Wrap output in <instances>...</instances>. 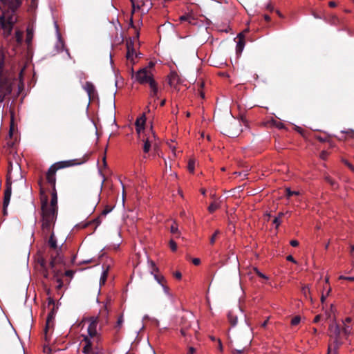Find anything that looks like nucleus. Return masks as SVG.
<instances>
[{"instance_id":"a878e982","label":"nucleus","mask_w":354,"mask_h":354,"mask_svg":"<svg viewBox=\"0 0 354 354\" xmlns=\"http://www.w3.org/2000/svg\"><path fill=\"white\" fill-rule=\"evenodd\" d=\"M188 170L193 173L195 169V160H189L188 162Z\"/></svg>"},{"instance_id":"aec40b11","label":"nucleus","mask_w":354,"mask_h":354,"mask_svg":"<svg viewBox=\"0 0 354 354\" xmlns=\"http://www.w3.org/2000/svg\"><path fill=\"white\" fill-rule=\"evenodd\" d=\"M153 277L155 280L162 286H164L165 284H166V279L164 276L158 274H153Z\"/></svg>"},{"instance_id":"72a5a7b5","label":"nucleus","mask_w":354,"mask_h":354,"mask_svg":"<svg viewBox=\"0 0 354 354\" xmlns=\"http://www.w3.org/2000/svg\"><path fill=\"white\" fill-rule=\"evenodd\" d=\"M301 292L306 297H308V294L310 293V288L308 286H304L301 288Z\"/></svg>"},{"instance_id":"9b49d317","label":"nucleus","mask_w":354,"mask_h":354,"mask_svg":"<svg viewBox=\"0 0 354 354\" xmlns=\"http://www.w3.org/2000/svg\"><path fill=\"white\" fill-rule=\"evenodd\" d=\"M127 59L131 62H133L134 59L136 57V53L133 48V44L132 43H127Z\"/></svg>"},{"instance_id":"6e6552de","label":"nucleus","mask_w":354,"mask_h":354,"mask_svg":"<svg viewBox=\"0 0 354 354\" xmlns=\"http://www.w3.org/2000/svg\"><path fill=\"white\" fill-rule=\"evenodd\" d=\"M144 142L143 151L145 153H148L150 150L151 144L155 140V134L152 131L151 129L149 130L148 135L146 138H141Z\"/></svg>"},{"instance_id":"4c0bfd02","label":"nucleus","mask_w":354,"mask_h":354,"mask_svg":"<svg viewBox=\"0 0 354 354\" xmlns=\"http://www.w3.org/2000/svg\"><path fill=\"white\" fill-rule=\"evenodd\" d=\"M281 218H279V217H276L273 220V224L275 225L276 228H278L279 226L281 225Z\"/></svg>"},{"instance_id":"774afa93","label":"nucleus","mask_w":354,"mask_h":354,"mask_svg":"<svg viewBox=\"0 0 354 354\" xmlns=\"http://www.w3.org/2000/svg\"><path fill=\"white\" fill-rule=\"evenodd\" d=\"M325 299H326V297L324 295H322V297H321L322 302H324Z\"/></svg>"},{"instance_id":"b1692460","label":"nucleus","mask_w":354,"mask_h":354,"mask_svg":"<svg viewBox=\"0 0 354 354\" xmlns=\"http://www.w3.org/2000/svg\"><path fill=\"white\" fill-rule=\"evenodd\" d=\"M219 207V205L216 202L212 203L208 207V211L210 213H213L214 211H216Z\"/></svg>"},{"instance_id":"e2e57ef3","label":"nucleus","mask_w":354,"mask_h":354,"mask_svg":"<svg viewBox=\"0 0 354 354\" xmlns=\"http://www.w3.org/2000/svg\"><path fill=\"white\" fill-rule=\"evenodd\" d=\"M233 352H234V353L241 354V353H242L243 351L236 349Z\"/></svg>"},{"instance_id":"49530a36","label":"nucleus","mask_w":354,"mask_h":354,"mask_svg":"<svg viewBox=\"0 0 354 354\" xmlns=\"http://www.w3.org/2000/svg\"><path fill=\"white\" fill-rule=\"evenodd\" d=\"M290 244L292 247H297V246L299 245V242L297 240H291L290 242Z\"/></svg>"},{"instance_id":"ddd939ff","label":"nucleus","mask_w":354,"mask_h":354,"mask_svg":"<svg viewBox=\"0 0 354 354\" xmlns=\"http://www.w3.org/2000/svg\"><path fill=\"white\" fill-rule=\"evenodd\" d=\"M150 87L149 96L154 100L158 99V86L156 82H153L152 84L149 85Z\"/></svg>"},{"instance_id":"338daca9","label":"nucleus","mask_w":354,"mask_h":354,"mask_svg":"<svg viewBox=\"0 0 354 354\" xmlns=\"http://www.w3.org/2000/svg\"><path fill=\"white\" fill-rule=\"evenodd\" d=\"M346 277L343 276V275H341V276H339V279H344V280H346Z\"/></svg>"},{"instance_id":"864d4df0","label":"nucleus","mask_w":354,"mask_h":354,"mask_svg":"<svg viewBox=\"0 0 354 354\" xmlns=\"http://www.w3.org/2000/svg\"><path fill=\"white\" fill-rule=\"evenodd\" d=\"M218 349L221 351H223V346H222L221 341L219 339H218Z\"/></svg>"},{"instance_id":"c756f323","label":"nucleus","mask_w":354,"mask_h":354,"mask_svg":"<svg viewBox=\"0 0 354 354\" xmlns=\"http://www.w3.org/2000/svg\"><path fill=\"white\" fill-rule=\"evenodd\" d=\"M107 275H108L107 270H105L102 272L101 278H100V284H102V283L104 284L105 283L106 278H107Z\"/></svg>"},{"instance_id":"13d9d810","label":"nucleus","mask_w":354,"mask_h":354,"mask_svg":"<svg viewBox=\"0 0 354 354\" xmlns=\"http://www.w3.org/2000/svg\"><path fill=\"white\" fill-rule=\"evenodd\" d=\"M346 280L354 281V277H346Z\"/></svg>"},{"instance_id":"8fccbe9b","label":"nucleus","mask_w":354,"mask_h":354,"mask_svg":"<svg viewBox=\"0 0 354 354\" xmlns=\"http://www.w3.org/2000/svg\"><path fill=\"white\" fill-rule=\"evenodd\" d=\"M286 214H288L290 216V212H286V213H284V212H279L277 217H279V218H281Z\"/></svg>"},{"instance_id":"7ed1b4c3","label":"nucleus","mask_w":354,"mask_h":354,"mask_svg":"<svg viewBox=\"0 0 354 354\" xmlns=\"http://www.w3.org/2000/svg\"><path fill=\"white\" fill-rule=\"evenodd\" d=\"M13 81L14 80L4 70L3 60H0V104L6 96L12 93Z\"/></svg>"},{"instance_id":"09e8293b","label":"nucleus","mask_w":354,"mask_h":354,"mask_svg":"<svg viewBox=\"0 0 354 354\" xmlns=\"http://www.w3.org/2000/svg\"><path fill=\"white\" fill-rule=\"evenodd\" d=\"M65 275L68 277H73V272L72 270H66L65 272Z\"/></svg>"},{"instance_id":"ea45409f","label":"nucleus","mask_w":354,"mask_h":354,"mask_svg":"<svg viewBox=\"0 0 354 354\" xmlns=\"http://www.w3.org/2000/svg\"><path fill=\"white\" fill-rule=\"evenodd\" d=\"M21 5V0H15V2L12 3L11 8L12 10H14L17 6Z\"/></svg>"},{"instance_id":"37998d69","label":"nucleus","mask_w":354,"mask_h":354,"mask_svg":"<svg viewBox=\"0 0 354 354\" xmlns=\"http://www.w3.org/2000/svg\"><path fill=\"white\" fill-rule=\"evenodd\" d=\"M174 276L175 278H176L178 280L181 279V278H182V274L179 271L174 272Z\"/></svg>"},{"instance_id":"7c9ffc66","label":"nucleus","mask_w":354,"mask_h":354,"mask_svg":"<svg viewBox=\"0 0 354 354\" xmlns=\"http://www.w3.org/2000/svg\"><path fill=\"white\" fill-rule=\"evenodd\" d=\"M343 333H344L345 335H350L352 333V329L348 326H344L343 328Z\"/></svg>"},{"instance_id":"a211bd4d","label":"nucleus","mask_w":354,"mask_h":354,"mask_svg":"<svg viewBox=\"0 0 354 354\" xmlns=\"http://www.w3.org/2000/svg\"><path fill=\"white\" fill-rule=\"evenodd\" d=\"M24 32L20 30L15 31L14 39L17 43V45H21L23 42Z\"/></svg>"},{"instance_id":"de8ad7c7","label":"nucleus","mask_w":354,"mask_h":354,"mask_svg":"<svg viewBox=\"0 0 354 354\" xmlns=\"http://www.w3.org/2000/svg\"><path fill=\"white\" fill-rule=\"evenodd\" d=\"M176 77V73H173L171 75V77L169 78V84L171 85L173 84V82L174 81Z\"/></svg>"},{"instance_id":"6ab92c4d","label":"nucleus","mask_w":354,"mask_h":354,"mask_svg":"<svg viewBox=\"0 0 354 354\" xmlns=\"http://www.w3.org/2000/svg\"><path fill=\"white\" fill-rule=\"evenodd\" d=\"M227 319L232 326H234L237 324V317L232 312H229L227 314Z\"/></svg>"},{"instance_id":"4be33fe9","label":"nucleus","mask_w":354,"mask_h":354,"mask_svg":"<svg viewBox=\"0 0 354 354\" xmlns=\"http://www.w3.org/2000/svg\"><path fill=\"white\" fill-rule=\"evenodd\" d=\"M102 216H101V215H100V216H98L97 218H96L93 219L91 222H87L86 223H85V224L83 225V227H87L88 225H89L92 223H93V224H95V228H96L97 226H99V225H100V223H101V222H102V220H101V217H102Z\"/></svg>"},{"instance_id":"20e7f679","label":"nucleus","mask_w":354,"mask_h":354,"mask_svg":"<svg viewBox=\"0 0 354 354\" xmlns=\"http://www.w3.org/2000/svg\"><path fill=\"white\" fill-rule=\"evenodd\" d=\"M153 67L154 64L151 62L147 66L140 68L136 73H133V70L132 69V78H134L136 82L142 85L152 84L153 82H156L154 80Z\"/></svg>"},{"instance_id":"1a4fd4ad","label":"nucleus","mask_w":354,"mask_h":354,"mask_svg":"<svg viewBox=\"0 0 354 354\" xmlns=\"http://www.w3.org/2000/svg\"><path fill=\"white\" fill-rule=\"evenodd\" d=\"M146 122V117L145 114L136 119L135 122L136 132L138 135L139 138H141L142 133L145 130V125Z\"/></svg>"},{"instance_id":"dca6fc26","label":"nucleus","mask_w":354,"mask_h":354,"mask_svg":"<svg viewBox=\"0 0 354 354\" xmlns=\"http://www.w3.org/2000/svg\"><path fill=\"white\" fill-rule=\"evenodd\" d=\"M33 35H34V32H33L32 28L30 26H28V28L26 29V43L27 44V45L28 46H30L32 44Z\"/></svg>"},{"instance_id":"a18cd8bd","label":"nucleus","mask_w":354,"mask_h":354,"mask_svg":"<svg viewBox=\"0 0 354 354\" xmlns=\"http://www.w3.org/2000/svg\"><path fill=\"white\" fill-rule=\"evenodd\" d=\"M192 263L195 266H198L201 263V260L198 258H194V259H192Z\"/></svg>"},{"instance_id":"412c9836","label":"nucleus","mask_w":354,"mask_h":354,"mask_svg":"<svg viewBox=\"0 0 354 354\" xmlns=\"http://www.w3.org/2000/svg\"><path fill=\"white\" fill-rule=\"evenodd\" d=\"M148 263H149V268H150V272L152 275H153V274H158V272H159V269L156 266V263L151 261V260H149L148 261Z\"/></svg>"},{"instance_id":"2f4dec72","label":"nucleus","mask_w":354,"mask_h":354,"mask_svg":"<svg viewBox=\"0 0 354 354\" xmlns=\"http://www.w3.org/2000/svg\"><path fill=\"white\" fill-rule=\"evenodd\" d=\"M326 180L333 187H337V183L335 180H333L330 177L327 176L326 177Z\"/></svg>"},{"instance_id":"2eb2a0df","label":"nucleus","mask_w":354,"mask_h":354,"mask_svg":"<svg viewBox=\"0 0 354 354\" xmlns=\"http://www.w3.org/2000/svg\"><path fill=\"white\" fill-rule=\"evenodd\" d=\"M11 193H12V189L11 187L9 186L6 188V189L4 192V196H3V208L6 209L10 203V197H11Z\"/></svg>"},{"instance_id":"4d7b16f0","label":"nucleus","mask_w":354,"mask_h":354,"mask_svg":"<svg viewBox=\"0 0 354 354\" xmlns=\"http://www.w3.org/2000/svg\"><path fill=\"white\" fill-rule=\"evenodd\" d=\"M329 6L331 7V8L335 7L336 6V3L334 2V1H330L329 2Z\"/></svg>"},{"instance_id":"0e129e2a","label":"nucleus","mask_w":354,"mask_h":354,"mask_svg":"<svg viewBox=\"0 0 354 354\" xmlns=\"http://www.w3.org/2000/svg\"><path fill=\"white\" fill-rule=\"evenodd\" d=\"M103 165H104V167L106 166V157L105 156L103 157Z\"/></svg>"},{"instance_id":"5701e85b","label":"nucleus","mask_w":354,"mask_h":354,"mask_svg":"<svg viewBox=\"0 0 354 354\" xmlns=\"http://www.w3.org/2000/svg\"><path fill=\"white\" fill-rule=\"evenodd\" d=\"M301 194L299 191H292L290 188L286 189V196L288 198H290L292 196H299Z\"/></svg>"},{"instance_id":"3c124183","label":"nucleus","mask_w":354,"mask_h":354,"mask_svg":"<svg viewBox=\"0 0 354 354\" xmlns=\"http://www.w3.org/2000/svg\"><path fill=\"white\" fill-rule=\"evenodd\" d=\"M286 259L287 261H291V262H293V263H296V261L295 260V259L293 258V257L292 255H288L287 257H286Z\"/></svg>"},{"instance_id":"c9c22d12","label":"nucleus","mask_w":354,"mask_h":354,"mask_svg":"<svg viewBox=\"0 0 354 354\" xmlns=\"http://www.w3.org/2000/svg\"><path fill=\"white\" fill-rule=\"evenodd\" d=\"M169 246H170L171 250L173 252H175L177 250V244L173 240H170V241H169Z\"/></svg>"},{"instance_id":"a19ab883","label":"nucleus","mask_w":354,"mask_h":354,"mask_svg":"<svg viewBox=\"0 0 354 354\" xmlns=\"http://www.w3.org/2000/svg\"><path fill=\"white\" fill-rule=\"evenodd\" d=\"M129 26L135 28V30H136V37L138 38L139 37V32H138V30L136 29V28L133 25V21L132 16L131 17V19H130Z\"/></svg>"},{"instance_id":"f704fd0d","label":"nucleus","mask_w":354,"mask_h":354,"mask_svg":"<svg viewBox=\"0 0 354 354\" xmlns=\"http://www.w3.org/2000/svg\"><path fill=\"white\" fill-rule=\"evenodd\" d=\"M98 172H99V174L102 176V183H101V185H100V190H102L103 186H104V183L106 180V178H105V176H104V174L102 173V169H98Z\"/></svg>"},{"instance_id":"58836bf2","label":"nucleus","mask_w":354,"mask_h":354,"mask_svg":"<svg viewBox=\"0 0 354 354\" xmlns=\"http://www.w3.org/2000/svg\"><path fill=\"white\" fill-rule=\"evenodd\" d=\"M254 270L257 273V274L261 277V278H263V279H268V277L266 276L264 274H263L262 272H261L257 268H254Z\"/></svg>"},{"instance_id":"9d476101","label":"nucleus","mask_w":354,"mask_h":354,"mask_svg":"<svg viewBox=\"0 0 354 354\" xmlns=\"http://www.w3.org/2000/svg\"><path fill=\"white\" fill-rule=\"evenodd\" d=\"M54 326V315L53 313H50L48 315L46 322V326L44 328V333H45V338L47 340L48 333H50L51 330H53Z\"/></svg>"},{"instance_id":"f8f14e48","label":"nucleus","mask_w":354,"mask_h":354,"mask_svg":"<svg viewBox=\"0 0 354 354\" xmlns=\"http://www.w3.org/2000/svg\"><path fill=\"white\" fill-rule=\"evenodd\" d=\"M179 20L183 21H187L190 24L195 25L196 24V19L194 17V14L190 12L185 15H183L179 17Z\"/></svg>"},{"instance_id":"0eeeda50","label":"nucleus","mask_w":354,"mask_h":354,"mask_svg":"<svg viewBox=\"0 0 354 354\" xmlns=\"http://www.w3.org/2000/svg\"><path fill=\"white\" fill-rule=\"evenodd\" d=\"M248 32V30L240 32L235 39L236 42V52L237 55H241L245 47V35Z\"/></svg>"},{"instance_id":"f03ea898","label":"nucleus","mask_w":354,"mask_h":354,"mask_svg":"<svg viewBox=\"0 0 354 354\" xmlns=\"http://www.w3.org/2000/svg\"><path fill=\"white\" fill-rule=\"evenodd\" d=\"M98 317H91L84 319L82 323L84 325L88 324L87 335H84L83 341L85 345L83 347V353L88 354L92 351L95 344H97L100 341V334L98 333Z\"/></svg>"},{"instance_id":"052dcab7","label":"nucleus","mask_w":354,"mask_h":354,"mask_svg":"<svg viewBox=\"0 0 354 354\" xmlns=\"http://www.w3.org/2000/svg\"><path fill=\"white\" fill-rule=\"evenodd\" d=\"M320 319V316L319 315H317L315 318H314V322H318L319 320Z\"/></svg>"},{"instance_id":"69168bd1","label":"nucleus","mask_w":354,"mask_h":354,"mask_svg":"<svg viewBox=\"0 0 354 354\" xmlns=\"http://www.w3.org/2000/svg\"><path fill=\"white\" fill-rule=\"evenodd\" d=\"M165 102L166 100H163L160 102V106H163L165 104Z\"/></svg>"},{"instance_id":"c85d7f7f","label":"nucleus","mask_w":354,"mask_h":354,"mask_svg":"<svg viewBox=\"0 0 354 354\" xmlns=\"http://www.w3.org/2000/svg\"><path fill=\"white\" fill-rule=\"evenodd\" d=\"M301 317L299 316H295L291 319V325L296 326L299 324Z\"/></svg>"},{"instance_id":"e433bc0d","label":"nucleus","mask_w":354,"mask_h":354,"mask_svg":"<svg viewBox=\"0 0 354 354\" xmlns=\"http://www.w3.org/2000/svg\"><path fill=\"white\" fill-rule=\"evenodd\" d=\"M112 210V208L111 207H106L103 211L102 212V214H101V216H105L107 214H109V212H111Z\"/></svg>"},{"instance_id":"423d86ee","label":"nucleus","mask_w":354,"mask_h":354,"mask_svg":"<svg viewBox=\"0 0 354 354\" xmlns=\"http://www.w3.org/2000/svg\"><path fill=\"white\" fill-rule=\"evenodd\" d=\"M59 261V259L55 258L50 261L49 266L48 267L45 265L44 263H42L41 264V273H42L44 277H45L46 279H48L50 277V270L51 272L53 273V277L56 279V281L58 283L57 288H60L63 286V282L59 277V272H58V270H57Z\"/></svg>"},{"instance_id":"5fc2aeb1","label":"nucleus","mask_w":354,"mask_h":354,"mask_svg":"<svg viewBox=\"0 0 354 354\" xmlns=\"http://www.w3.org/2000/svg\"><path fill=\"white\" fill-rule=\"evenodd\" d=\"M351 322V317H346L344 322V326H346V323H350Z\"/></svg>"},{"instance_id":"6e6d98bb","label":"nucleus","mask_w":354,"mask_h":354,"mask_svg":"<svg viewBox=\"0 0 354 354\" xmlns=\"http://www.w3.org/2000/svg\"><path fill=\"white\" fill-rule=\"evenodd\" d=\"M263 18L266 21H269L270 20V17L268 15H264Z\"/></svg>"},{"instance_id":"4468645a","label":"nucleus","mask_w":354,"mask_h":354,"mask_svg":"<svg viewBox=\"0 0 354 354\" xmlns=\"http://www.w3.org/2000/svg\"><path fill=\"white\" fill-rule=\"evenodd\" d=\"M83 88L86 91V92L87 93V94L89 96V97H93L95 95V88L94 85L91 82H86L84 84V85L83 86Z\"/></svg>"},{"instance_id":"f3484780","label":"nucleus","mask_w":354,"mask_h":354,"mask_svg":"<svg viewBox=\"0 0 354 354\" xmlns=\"http://www.w3.org/2000/svg\"><path fill=\"white\" fill-rule=\"evenodd\" d=\"M48 244L51 249L55 250L57 249V239L55 238L53 232L50 234V236L48 241Z\"/></svg>"},{"instance_id":"f257e3e1","label":"nucleus","mask_w":354,"mask_h":354,"mask_svg":"<svg viewBox=\"0 0 354 354\" xmlns=\"http://www.w3.org/2000/svg\"><path fill=\"white\" fill-rule=\"evenodd\" d=\"M73 165L72 161H60L57 162L48 169L46 174V183L51 186V200L48 203V198L45 193L43 187V179L39 181L41 194V230L43 233L46 236L53 229L57 214V194L55 189L56 184V171L58 169L68 167Z\"/></svg>"},{"instance_id":"473e14b6","label":"nucleus","mask_w":354,"mask_h":354,"mask_svg":"<svg viewBox=\"0 0 354 354\" xmlns=\"http://www.w3.org/2000/svg\"><path fill=\"white\" fill-rule=\"evenodd\" d=\"M170 231H171V233H172L173 234H176L178 235V227L176 225V223H174L171 226V229H170Z\"/></svg>"},{"instance_id":"680f3d73","label":"nucleus","mask_w":354,"mask_h":354,"mask_svg":"<svg viewBox=\"0 0 354 354\" xmlns=\"http://www.w3.org/2000/svg\"><path fill=\"white\" fill-rule=\"evenodd\" d=\"M162 288H163V289H164L165 292L166 293H168V292H169V288H168V287H167L165 284L164 285V286H162Z\"/></svg>"},{"instance_id":"603ef678","label":"nucleus","mask_w":354,"mask_h":354,"mask_svg":"<svg viewBox=\"0 0 354 354\" xmlns=\"http://www.w3.org/2000/svg\"><path fill=\"white\" fill-rule=\"evenodd\" d=\"M121 183H122L121 182ZM122 203L124 204V200H125V191H124V186L123 184H122Z\"/></svg>"},{"instance_id":"bf43d9fd","label":"nucleus","mask_w":354,"mask_h":354,"mask_svg":"<svg viewBox=\"0 0 354 354\" xmlns=\"http://www.w3.org/2000/svg\"><path fill=\"white\" fill-rule=\"evenodd\" d=\"M351 254L354 257V245L351 247Z\"/></svg>"},{"instance_id":"c03bdc74","label":"nucleus","mask_w":354,"mask_h":354,"mask_svg":"<svg viewBox=\"0 0 354 354\" xmlns=\"http://www.w3.org/2000/svg\"><path fill=\"white\" fill-rule=\"evenodd\" d=\"M195 353H196V349L194 347L190 346L188 348V351H187V354H195Z\"/></svg>"},{"instance_id":"393cba45","label":"nucleus","mask_w":354,"mask_h":354,"mask_svg":"<svg viewBox=\"0 0 354 354\" xmlns=\"http://www.w3.org/2000/svg\"><path fill=\"white\" fill-rule=\"evenodd\" d=\"M38 0H31V2L28 7V10L33 11L35 10L37 8Z\"/></svg>"},{"instance_id":"cd10ccee","label":"nucleus","mask_w":354,"mask_h":354,"mask_svg":"<svg viewBox=\"0 0 354 354\" xmlns=\"http://www.w3.org/2000/svg\"><path fill=\"white\" fill-rule=\"evenodd\" d=\"M123 322H124V318H123V315H122L119 316V317L118 318L115 327L120 328L123 324Z\"/></svg>"},{"instance_id":"39448f33","label":"nucleus","mask_w":354,"mask_h":354,"mask_svg":"<svg viewBox=\"0 0 354 354\" xmlns=\"http://www.w3.org/2000/svg\"><path fill=\"white\" fill-rule=\"evenodd\" d=\"M19 141V136L17 131L15 129L14 126L13 119L11 120L8 136L6 138V145L4 147L6 153L12 154L13 156L17 154V145Z\"/></svg>"},{"instance_id":"bb28decb","label":"nucleus","mask_w":354,"mask_h":354,"mask_svg":"<svg viewBox=\"0 0 354 354\" xmlns=\"http://www.w3.org/2000/svg\"><path fill=\"white\" fill-rule=\"evenodd\" d=\"M220 234V231L218 230H216L214 233L212 234V236L210 238L209 242L212 245H214L217 236Z\"/></svg>"},{"instance_id":"79ce46f5","label":"nucleus","mask_w":354,"mask_h":354,"mask_svg":"<svg viewBox=\"0 0 354 354\" xmlns=\"http://www.w3.org/2000/svg\"><path fill=\"white\" fill-rule=\"evenodd\" d=\"M12 162L10 160V158H8V175L10 178H11V171L12 169Z\"/></svg>"}]
</instances>
